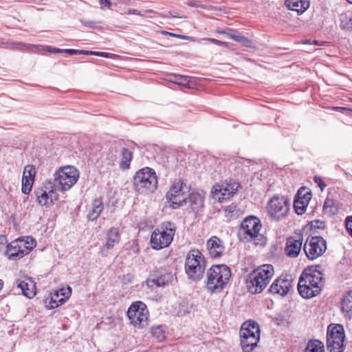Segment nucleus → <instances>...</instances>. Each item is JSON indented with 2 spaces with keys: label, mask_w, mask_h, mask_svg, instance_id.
<instances>
[{
  "label": "nucleus",
  "mask_w": 352,
  "mask_h": 352,
  "mask_svg": "<svg viewBox=\"0 0 352 352\" xmlns=\"http://www.w3.org/2000/svg\"><path fill=\"white\" fill-rule=\"evenodd\" d=\"M322 287V277L320 272L311 268L305 269L301 274L298 290L304 298H311L320 294Z\"/></svg>",
  "instance_id": "1"
},
{
  "label": "nucleus",
  "mask_w": 352,
  "mask_h": 352,
  "mask_svg": "<svg viewBox=\"0 0 352 352\" xmlns=\"http://www.w3.org/2000/svg\"><path fill=\"white\" fill-rule=\"evenodd\" d=\"M206 288L210 293L221 292L228 284L230 269L226 265H214L206 273Z\"/></svg>",
  "instance_id": "2"
},
{
  "label": "nucleus",
  "mask_w": 352,
  "mask_h": 352,
  "mask_svg": "<svg viewBox=\"0 0 352 352\" xmlns=\"http://www.w3.org/2000/svg\"><path fill=\"white\" fill-rule=\"evenodd\" d=\"M262 224L260 219L254 216H249L244 219L239 231L241 241L244 242H254L255 245H263L265 239L260 234Z\"/></svg>",
  "instance_id": "3"
},
{
  "label": "nucleus",
  "mask_w": 352,
  "mask_h": 352,
  "mask_svg": "<svg viewBox=\"0 0 352 352\" xmlns=\"http://www.w3.org/2000/svg\"><path fill=\"white\" fill-rule=\"evenodd\" d=\"M274 270L272 265H263L254 270L248 276L247 280V288L252 294L261 293L268 285Z\"/></svg>",
  "instance_id": "4"
},
{
  "label": "nucleus",
  "mask_w": 352,
  "mask_h": 352,
  "mask_svg": "<svg viewBox=\"0 0 352 352\" xmlns=\"http://www.w3.org/2000/svg\"><path fill=\"white\" fill-rule=\"evenodd\" d=\"M206 267L205 258L198 250H190L186 256L185 272L188 278L199 281L203 277Z\"/></svg>",
  "instance_id": "5"
},
{
  "label": "nucleus",
  "mask_w": 352,
  "mask_h": 352,
  "mask_svg": "<svg viewBox=\"0 0 352 352\" xmlns=\"http://www.w3.org/2000/svg\"><path fill=\"white\" fill-rule=\"evenodd\" d=\"M133 186L139 193L155 191L157 186V178L153 169L145 167L136 172L133 177Z\"/></svg>",
  "instance_id": "6"
},
{
  "label": "nucleus",
  "mask_w": 352,
  "mask_h": 352,
  "mask_svg": "<svg viewBox=\"0 0 352 352\" xmlns=\"http://www.w3.org/2000/svg\"><path fill=\"white\" fill-rule=\"evenodd\" d=\"M79 172L74 166L60 168L53 175L54 186L58 191L65 192L69 190L78 181Z\"/></svg>",
  "instance_id": "7"
},
{
  "label": "nucleus",
  "mask_w": 352,
  "mask_h": 352,
  "mask_svg": "<svg viewBox=\"0 0 352 352\" xmlns=\"http://www.w3.org/2000/svg\"><path fill=\"white\" fill-rule=\"evenodd\" d=\"M175 228L170 222H166L156 228L151 234V245L155 250L168 247L172 242Z\"/></svg>",
  "instance_id": "8"
},
{
  "label": "nucleus",
  "mask_w": 352,
  "mask_h": 352,
  "mask_svg": "<svg viewBox=\"0 0 352 352\" xmlns=\"http://www.w3.org/2000/svg\"><path fill=\"white\" fill-rule=\"evenodd\" d=\"M36 245V241L32 237L26 240L18 239L7 245L6 254L9 259L16 261L27 255Z\"/></svg>",
  "instance_id": "9"
},
{
  "label": "nucleus",
  "mask_w": 352,
  "mask_h": 352,
  "mask_svg": "<svg viewBox=\"0 0 352 352\" xmlns=\"http://www.w3.org/2000/svg\"><path fill=\"white\" fill-rule=\"evenodd\" d=\"M344 327L341 324H330L327 328V347L329 352H343L345 346Z\"/></svg>",
  "instance_id": "10"
},
{
  "label": "nucleus",
  "mask_w": 352,
  "mask_h": 352,
  "mask_svg": "<svg viewBox=\"0 0 352 352\" xmlns=\"http://www.w3.org/2000/svg\"><path fill=\"white\" fill-rule=\"evenodd\" d=\"M289 206L290 201L287 198L275 195L268 201L267 211L272 219L278 221L287 217Z\"/></svg>",
  "instance_id": "11"
},
{
  "label": "nucleus",
  "mask_w": 352,
  "mask_h": 352,
  "mask_svg": "<svg viewBox=\"0 0 352 352\" xmlns=\"http://www.w3.org/2000/svg\"><path fill=\"white\" fill-rule=\"evenodd\" d=\"M148 316L146 305L140 301L133 302L127 311V316L131 323L138 327H143L147 324Z\"/></svg>",
  "instance_id": "12"
},
{
  "label": "nucleus",
  "mask_w": 352,
  "mask_h": 352,
  "mask_svg": "<svg viewBox=\"0 0 352 352\" xmlns=\"http://www.w3.org/2000/svg\"><path fill=\"white\" fill-rule=\"evenodd\" d=\"M326 250V241L321 236H309L303 245V251L309 260H314L322 256Z\"/></svg>",
  "instance_id": "13"
},
{
  "label": "nucleus",
  "mask_w": 352,
  "mask_h": 352,
  "mask_svg": "<svg viewBox=\"0 0 352 352\" xmlns=\"http://www.w3.org/2000/svg\"><path fill=\"white\" fill-rule=\"evenodd\" d=\"M188 192V186L182 181H177L173 184L166 194V198L173 208H177L183 205L186 201V194Z\"/></svg>",
  "instance_id": "14"
},
{
  "label": "nucleus",
  "mask_w": 352,
  "mask_h": 352,
  "mask_svg": "<svg viewBox=\"0 0 352 352\" xmlns=\"http://www.w3.org/2000/svg\"><path fill=\"white\" fill-rule=\"evenodd\" d=\"M239 187V184H223L217 185L212 188L213 198L217 199L219 202L227 200L232 197L236 192Z\"/></svg>",
  "instance_id": "15"
},
{
  "label": "nucleus",
  "mask_w": 352,
  "mask_h": 352,
  "mask_svg": "<svg viewBox=\"0 0 352 352\" xmlns=\"http://www.w3.org/2000/svg\"><path fill=\"white\" fill-rule=\"evenodd\" d=\"M293 279L291 276L282 275L276 278L270 287V292L284 296L288 294L292 287Z\"/></svg>",
  "instance_id": "16"
},
{
  "label": "nucleus",
  "mask_w": 352,
  "mask_h": 352,
  "mask_svg": "<svg viewBox=\"0 0 352 352\" xmlns=\"http://www.w3.org/2000/svg\"><path fill=\"white\" fill-rule=\"evenodd\" d=\"M176 278L171 273L155 272L147 280V285L148 287H153V285L157 287H165L173 284Z\"/></svg>",
  "instance_id": "17"
},
{
  "label": "nucleus",
  "mask_w": 352,
  "mask_h": 352,
  "mask_svg": "<svg viewBox=\"0 0 352 352\" xmlns=\"http://www.w3.org/2000/svg\"><path fill=\"white\" fill-rule=\"evenodd\" d=\"M303 237L302 235L289 237L286 241L285 253L289 258H296L302 250Z\"/></svg>",
  "instance_id": "18"
},
{
  "label": "nucleus",
  "mask_w": 352,
  "mask_h": 352,
  "mask_svg": "<svg viewBox=\"0 0 352 352\" xmlns=\"http://www.w3.org/2000/svg\"><path fill=\"white\" fill-rule=\"evenodd\" d=\"M208 254L212 258H219L225 250L223 241L219 237L213 236L210 237L206 243Z\"/></svg>",
  "instance_id": "19"
},
{
  "label": "nucleus",
  "mask_w": 352,
  "mask_h": 352,
  "mask_svg": "<svg viewBox=\"0 0 352 352\" xmlns=\"http://www.w3.org/2000/svg\"><path fill=\"white\" fill-rule=\"evenodd\" d=\"M244 336L254 341L256 338H260V327L258 323L254 321L244 322L240 329V337L243 338Z\"/></svg>",
  "instance_id": "20"
},
{
  "label": "nucleus",
  "mask_w": 352,
  "mask_h": 352,
  "mask_svg": "<svg viewBox=\"0 0 352 352\" xmlns=\"http://www.w3.org/2000/svg\"><path fill=\"white\" fill-rule=\"evenodd\" d=\"M184 203L188 204L193 212L198 213L204 208V197L199 192H192Z\"/></svg>",
  "instance_id": "21"
},
{
  "label": "nucleus",
  "mask_w": 352,
  "mask_h": 352,
  "mask_svg": "<svg viewBox=\"0 0 352 352\" xmlns=\"http://www.w3.org/2000/svg\"><path fill=\"white\" fill-rule=\"evenodd\" d=\"M72 294V289L70 287L67 288H62L53 295L51 298V308H56L59 305H63L69 298Z\"/></svg>",
  "instance_id": "22"
},
{
  "label": "nucleus",
  "mask_w": 352,
  "mask_h": 352,
  "mask_svg": "<svg viewBox=\"0 0 352 352\" xmlns=\"http://www.w3.org/2000/svg\"><path fill=\"white\" fill-rule=\"evenodd\" d=\"M17 287L21 289L24 296L32 298L36 295V283L31 278L17 281Z\"/></svg>",
  "instance_id": "23"
},
{
  "label": "nucleus",
  "mask_w": 352,
  "mask_h": 352,
  "mask_svg": "<svg viewBox=\"0 0 352 352\" xmlns=\"http://www.w3.org/2000/svg\"><path fill=\"white\" fill-rule=\"evenodd\" d=\"M120 241V234L119 229L117 228H111L107 231L106 242L103 245V248L107 250L112 249L116 245L118 244Z\"/></svg>",
  "instance_id": "24"
},
{
  "label": "nucleus",
  "mask_w": 352,
  "mask_h": 352,
  "mask_svg": "<svg viewBox=\"0 0 352 352\" xmlns=\"http://www.w3.org/2000/svg\"><path fill=\"white\" fill-rule=\"evenodd\" d=\"M285 4L289 10L302 14L309 8L310 0H286Z\"/></svg>",
  "instance_id": "25"
},
{
  "label": "nucleus",
  "mask_w": 352,
  "mask_h": 352,
  "mask_svg": "<svg viewBox=\"0 0 352 352\" xmlns=\"http://www.w3.org/2000/svg\"><path fill=\"white\" fill-rule=\"evenodd\" d=\"M104 209L103 203L102 199H95L91 204L89 211L87 215L88 220L95 221L100 216V213Z\"/></svg>",
  "instance_id": "26"
},
{
  "label": "nucleus",
  "mask_w": 352,
  "mask_h": 352,
  "mask_svg": "<svg viewBox=\"0 0 352 352\" xmlns=\"http://www.w3.org/2000/svg\"><path fill=\"white\" fill-rule=\"evenodd\" d=\"M38 203L43 206H50L47 183L45 184L43 188L36 189L34 191Z\"/></svg>",
  "instance_id": "27"
},
{
  "label": "nucleus",
  "mask_w": 352,
  "mask_h": 352,
  "mask_svg": "<svg viewBox=\"0 0 352 352\" xmlns=\"http://www.w3.org/2000/svg\"><path fill=\"white\" fill-rule=\"evenodd\" d=\"M342 310L345 314V316L349 318H352V290L343 297L342 300Z\"/></svg>",
  "instance_id": "28"
},
{
  "label": "nucleus",
  "mask_w": 352,
  "mask_h": 352,
  "mask_svg": "<svg viewBox=\"0 0 352 352\" xmlns=\"http://www.w3.org/2000/svg\"><path fill=\"white\" fill-rule=\"evenodd\" d=\"M133 158V153L127 148H123L121 152L120 167L123 170L128 169Z\"/></svg>",
  "instance_id": "29"
},
{
  "label": "nucleus",
  "mask_w": 352,
  "mask_h": 352,
  "mask_svg": "<svg viewBox=\"0 0 352 352\" xmlns=\"http://www.w3.org/2000/svg\"><path fill=\"white\" fill-rule=\"evenodd\" d=\"M260 338H256L254 340L252 339L247 338L245 336L243 338L240 337V343L241 346V349L243 352H252L254 349L257 346V344L259 341Z\"/></svg>",
  "instance_id": "30"
},
{
  "label": "nucleus",
  "mask_w": 352,
  "mask_h": 352,
  "mask_svg": "<svg viewBox=\"0 0 352 352\" xmlns=\"http://www.w3.org/2000/svg\"><path fill=\"white\" fill-rule=\"evenodd\" d=\"M305 352H324V344L318 340H309Z\"/></svg>",
  "instance_id": "31"
},
{
  "label": "nucleus",
  "mask_w": 352,
  "mask_h": 352,
  "mask_svg": "<svg viewBox=\"0 0 352 352\" xmlns=\"http://www.w3.org/2000/svg\"><path fill=\"white\" fill-rule=\"evenodd\" d=\"M305 191V190H299L298 192V199H296L294 203V207L297 214H303L307 208L308 204L304 203L300 201V196L302 192Z\"/></svg>",
  "instance_id": "32"
},
{
  "label": "nucleus",
  "mask_w": 352,
  "mask_h": 352,
  "mask_svg": "<svg viewBox=\"0 0 352 352\" xmlns=\"http://www.w3.org/2000/svg\"><path fill=\"white\" fill-rule=\"evenodd\" d=\"M323 212L328 215L334 214L337 212V208L335 206L333 199L327 197L323 205Z\"/></svg>",
  "instance_id": "33"
},
{
  "label": "nucleus",
  "mask_w": 352,
  "mask_h": 352,
  "mask_svg": "<svg viewBox=\"0 0 352 352\" xmlns=\"http://www.w3.org/2000/svg\"><path fill=\"white\" fill-rule=\"evenodd\" d=\"M224 212L226 217L234 219L239 217L240 210L236 205L231 204L225 207Z\"/></svg>",
  "instance_id": "34"
},
{
  "label": "nucleus",
  "mask_w": 352,
  "mask_h": 352,
  "mask_svg": "<svg viewBox=\"0 0 352 352\" xmlns=\"http://www.w3.org/2000/svg\"><path fill=\"white\" fill-rule=\"evenodd\" d=\"M228 37L240 43L242 45L245 47H249L250 46L251 42L249 39H248L246 37L243 36L241 34H236L232 33L228 34Z\"/></svg>",
  "instance_id": "35"
},
{
  "label": "nucleus",
  "mask_w": 352,
  "mask_h": 352,
  "mask_svg": "<svg viewBox=\"0 0 352 352\" xmlns=\"http://www.w3.org/2000/svg\"><path fill=\"white\" fill-rule=\"evenodd\" d=\"M34 179L26 178V176L22 177V186L21 191L25 195L30 192L32 188V184L34 183Z\"/></svg>",
  "instance_id": "36"
},
{
  "label": "nucleus",
  "mask_w": 352,
  "mask_h": 352,
  "mask_svg": "<svg viewBox=\"0 0 352 352\" xmlns=\"http://www.w3.org/2000/svg\"><path fill=\"white\" fill-rule=\"evenodd\" d=\"M48 186V191H49V197L50 201V206L54 204V202L55 201H57L59 198L58 194L56 192L58 189L54 188V182H49L47 183Z\"/></svg>",
  "instance_id": "37"
},
{
  "label": "nucleus",
  "mask_w": 352,
  "mask_h": 352,
  "mask_svg": "<svg viewBox=\"0 0 352 352\" xmlns=\"http://www.w3.org/2000/svg\"><path fill=\"white\" fill-rule=\"evenodd\" d=\"M151 333V335L160 342L163 341L165 338V331L162 326L152 327Z\"/></svg>",
  "instance_id": "38"
},
{
  "label": "nucleus",
  "mask_w": 352,
  "mask_h": 352,
  "mask_svg": "<svg viewBox=\"0 0 352 352\" xmlns=\"http://www.w3.org/2000/svg\"><path fill=\"white\" fill-rule=\"evenodd\" d=\"M36 173V171L34 166L29 164V165H27L25 166L23 173V177H25V175L26 178L34 179Z\"/></svg>",
  "instance_id": "39"
},
{
  "label": "nucleus",
  "mask_w": 352,
  "mask_h": 352,
  "mask_svg": "<svg viewBox=\"0 0 352 352\" xmlns=\"http://www.w3.org/2000/svg\"><path fill=\"white\" fill-rule=\"evenodd\" d=\"M63 53H67L70 55H87V50H74V49H63Z\"/></svg>",
  "instance_id": "40"
},
{
  "label": "nucleus",
  "mask_w": 352,
  "mask_h": 352,
  "mask_svg": "<svg viewBox=\"0 0 352 352\" xmlns=\"http://www.w3.org/2000/svg\"><path fill=\"white\" fill-rule=\"evenodd\" d=\"M87 55H94L103 58H112L115 55L111 53L107 52H96V51H88Z\"/></svg>",
  "instance_id": "41"
},
{
  "label": "nucleus",
  "mask_w": 352,
  "mask_h": 352,
  "mask_svg": "<svg viewBox=\"0 0 352 352\" xmlns=\"http://www.w3.org/2000/svg\"><path fill=\"white\" fill-rule=\"evenodd\" d=\"M116 159V155H113V153H107V160H108L107 163V169L114 166Z\"/></svg>",
  "instance_id": "42"
},
{
  "label": "nucleus",
  "mask_w": 352,
  "mask_h": 352,
  "mask_svg": "<svg viewBox=\"0 0 352 352\" xmlns=\"http://www.w3.org/2000/svg\"><path fill=\"white\" fill-rule=\"evenodd\" d=\"M300 190H304V189L301 188ZM311 193L308 191L305 192V190L302 192V195L300 196V201L308 204L309 200L311 199Z\"/></svg>",
  "instance_id": "43"
},
{
  "label": "nucleus",
  "mask_w": 352,
  "mask_h": 352,
  "mask_svg": "<svg viewBox=\"0 0 352 352\" xmlns=\"http://www.w3.org/2000/svg\"><path fill=\"white\" fill-rule=\"evenodd\" d=\"M43 49L52 54L63 53V49L57 48L52 46H43Z\"/></svg>",
  "instance_id": "44"
},
{
  "label": "nucleus",
  "mask_w": 352,
  "mask_h": 352,
  "mask_svg": "<svg viewBox=\"0 0 352 352\" xmlns=\"http://www.w3.org/2000/svg\"><path fill=\"white\" fill-rule=\"evenodd\" d=\"M314 181L316 184H318L321 190H324V189L327 186L326 184L323 182L322 179L319 176H315L314 177Z\"/></svg>",
  "instance_id": "45"
},
{
  "label": "nucleus",
  "mask_w": 352,
  "mask_h": 352,
  "mask_svg": "<svg viewBox=\"0 0 352 352\" xmlns=\"http://www.w3.org/2000/svg\"><path fill=\"white\" fill-rule=\"evenodd\" d=\"M80 23L85 25V27L93 28L96 25V22L91 20H87V19H80Z\"/></svg>",
  "instance_id": "46"
},
{
  "label": "nucleus",
  "mask_w": 352,
  "mask_h": 352,
  "mask_svg": "<svg viewBox=\"0 0 352 352\" xmlns=\"http://www.w3.org/2000/svg\"><path fill=\"white\" fill-rule=\"evenodd\" d=\"M190 77L189 76H181V75H178L176 76V79L177 80V83L178 85H184L185 82H188V78Z\"/></svg>",
  "instance_id": "47"
},
{
  "label": "nucleus",
  "mask_w": 352,
  "mask_h": 352,
  "mask_svg": "<svg viewBox=\"0 0 352 352\" xmlns=\"http://www.w3.org/2000/svg\"><path fill=\"white\" fill-rule=\"evenodd\" d=\"M204 40H207V41L211 42L213 44H215V45H220V46L227 47V45H228L227 43L219 41V40L215 39V38H204Z\"/></svg>",
  "instance_id": "48"
},
{
  "label": "nucleus",
  "mask_w": 352,
  "mask_h": 352,
  "mask_svg": "<svg viewBox=\"0 0 352 352\" xmlns=\"http://www.w3.org/2000/svg\"><path fill=\"white\" fill-rule=\"evenodd\" d=\"M164 34H168L170 36H173V37H177V38H181L182 39H189V40H192V38H189L188 36H183V35H179V34H174V33H170V32H164Z\"/></svg>",
  "instance_id": "49"
},
{
  "label": "nucleus",
  "mask_w": 352,
  "mask_h": 352,
  "mask_svg": "<svg viewBox=\"0 0 352 352\" xmlns=\"http://www.w3.org/2000/svg\"><path fill=\"white\" fill-rule=\"evenodd\" d=\"M313 228H318V229H324L325 223L323 221H317L312 225Z\"/></svg>",
  "instance_id": "50"
},
{
  "label": "nucleus",
  "mask_w": 352,
  "mask_h": 352,
  "mask_svg": "<svg viewBox=\"0 0 352 352\" xmlns=\"http://www.w3.org/2000/svg\"><path fill=\"white\" fill-rule=\"evenodd\" d=\"M346 228L349 233V234L352 236V220H347L346 222Z\"/></svg>",
  "instance_id": "51"
},
{
  "label": "nucleus",
  "mask_w": 352,
  "mask_h": 352,
  "mask_svg": "<svg viewBox=\"0 0 352 352\" xmlns=\"http://www.w3.org/2000/svg\"><path fill=\"white\" fill-rule=\"evenodd\" d=\"M100 3L101 6L107 7L109 9L111 6V3L109 0H100Z\"/></svg>",
  "instance_id": "52"
},
{
  "label": "nucleus",
  "mask_w": 352,
  "mask_h": 352,
  "mask_svg": "<svg viewBox=\"0 0 352 352\" xmlns=\"http://www.w3.org/2000/svg\"><path fill=\"white\" fill-rule=\"evenodd\" d=\"M128 14H136V15H140V16L142 15L138 10H134V9L129 10L128 12Z\"/></svg>",
  "instance_id": "53"
},
{
  "label": "nucleus",
  "mask_w": 352,
  "mask_h": 352,
  "mask_svg": "<svg viewBox=\"0 0 352 352\" xmlns=\"http://www.w3.org/2000/svg\"><path fill=\"white\" fill-rule=\"evenodd\" d=\"M186 4L191 7H197V3L192 0H188Z\"/></svg>",
  "instance_id": "54"
},
{
  "label": "nucleus",
  "mask_w": 352,
  "mask_h": 352,
  "mask_svg": "<svg viewBox=\"0 0 352 352\" xmlns=\"http://www.w3.org/2000/svg\"><path fill=\"white\" fill-rule=\"evenodd\" d=\"M166 16H173V17H178L177 15H176L175 13L174 12H172L170 11H169L166 14Z\"/></svg>",
  "instance_id": "55"
},
{
  "label": "nucleus",
  "mask_w": 352,
  "mask_h": 352,
  "mask_svg": "<svg viewBox=\"0 0 352 352\" xmlns=\"http://www.w3.org/2000/svg\"><path fill=\"white\" fill-rule=\"evenodd\" d=\"M230 32H233V31L231 30H229V32H227L226 30H223V31H219V32L220 34H226L228 36V34H229Z\"/></svg>",
  "instance_id": "56"
},
{
  "label": "nucleus",
  "mask_w": 352,
  "mask_h": 352,
  "mask_svg": "<svg viewBox=\"0 0 352 352\" xmlns=\"http://www.w3.org/2000/svg\"><path fill=\"white\" fill-rule=\"evenodd\" d=\"M17 45L19 46L17 48H20V49H22L23 47H25V45L21 44V43H19V44H17Z\"/></svg>",
  "instance_id": "57"
},
{
  "label": "nucleus",
  "mask_w": 352,
  "mask_h": 352,
  "mask_svg": "<svg viewBox=\"0 0 352 352\" xmlns=\"http://www.w3.org/2000/svg\"><path fill=\"white\" fill-rule=\"evenodd\" d=\"M3 286V281L0 279V290L2 289Z\"/></svg>",
  "instance_id": "58"
},
{
  "label": "nucleus",
  "mask_w": 352,
  "mask_h": 352,
  "mask_svg": "<svg viewBox=\"0 0 352 352\" xmlns=\"http://www.w3.org/2000/svg\"><path fill=\"white\" fill-rule=\"evenodd\" d=\"M349 3L352 4V0H346Z\"/></svg>",
  "instance_id": "59"
},
{
  "label": "nucleus",
  "mask_w": 352,
  "mask_h": 352,
  "mask_svg": "<svg viewBox=\"0 0 352 352\" xmlns=\"http://www.w3.org/2000/svg\"><path fill=\"white\" fill-rule=\"evenodd\" d=\"M147 12H151V13L153 12V11L152 10H149Z\"/></svg>",
  "instance_id": "60"
},
{
  "label": "nucleus",
  "mask_w": 352,
  "mask_h": 352,
  "mask_svg": "<svg viewBox=\"0 0 352 352\" xmlns=\"http://www.w3.org/2000/svg\"><path fill=\"white\" fill-rule=\"evenodd\" d=\"M102 255H106L107 254L103 253V250H102Z\"/></svg>",
  "instance_id": "61"
}]
</instances>
